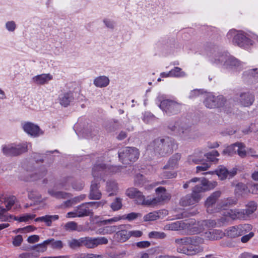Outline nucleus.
<instances>
[{"label": "nucleus", "mask_w": 258, "mask_h": 258, "mask_svg": "<svg viewBox=\"0 0 258 258\" xmlns=\"http://www.w3.org/2000/svg\"><path fill=\"white\" fill-rule=\"evenodd\" d=\"M204 243V239L199 236L184 237L175 240L177 251L188 255H194L203 252L204 247L201 244Z\"/></svg>", "instance_id": "1"}, {"label": "nucleus", "mask_w": 258, "mask_h": 258, "mask_svg": "<svg viewBox=\"0 0 258 258\" xmlns=\"http://www.w3.org/2000/svg\"><path fill=\"white\" fill-rule=\"evenodd\" d=\"M216 185V181H210L203 178L201 184H198L193 187L191 195H187L180 200V205L187 206L196 204L203 197V192L213 189Z\"/></svg>", "instance_id": "2"}, {"label": "nucleus", "mask_w": 258, "mask_h": 258, "mask_svg": "<svg viewBox=\"0 0 258 258\" xmlns=\"http://www.w3.org/2000/svg\"><path fill=\"white\" fill-rule=\"evenodd\" d=\"M173 146V141L169 138L158 139L148 146L147 150L163 156L172 153Z\"/></svg>", "instance_id": "3"}, {"label": "nucleus", "mask_w": 258, "mask_h": 258, "mask_svg": "<svg viewBox=\"0 0 258 258\" xmlns=\"http://www.w3.org/2000/svg\"><path fill=\"white\" fill-rule=\"evenodd\" d=\"M227 37L229 39H232L234 44L240 47L247 48L252 45V41L249 35L242 31L231 30L228 32Z\"/></svg>", "instance_id": "4"}, {"label": "nucleus", "mask_w": 258, "mask_h": 258, "mask_svg": "<svg viewBox=\"0 0 258 258\" xmlns=\"http://www.w3.org/2000/svg\"><path fill=\"white\" fill-rule=\"evenodd\" d=\"M139 156V151L135 147H125L118 152L119 160L125 164H130L136 161Z\"/></svg>", "instance_id": "5"}, {"label": "nucleus", "mask_w": 258, "mask_h": 258, "mask_svg": "<svg viewBox=\"0 0 258 258\" xmlns=\"http://www.w3.org/2000/svg\"><path fill=\"white\" fill-rule=\"evenodd\" d=\"M157 99L158 101L160 102L159 107L168 115L176 114L181 110V104L174 100H161V97H158Z\"/></svg>", "instance_id": "6"}, {"label": "nucleus", "mask_w": 258, "mask_h": 258, "mask_svg": "<svg viewBox=\"0 0 258 258\" xmlns=\"http://www.w3.org/2000/svg\"><path fill=\"white\" fill-rule=\"evenodd\" d=\"M118 168L116 166H106L103 163H96L93 168L92 174L94 177L104 178L105 175L116 172Z\"/></svg>", "instance_id": "7"}, {"label": "nucleus", "mask_w": 258, "mask_h": 258, "mask_svg": "<svg viewBox=\"0 0 258 258\" xmlns=\"http://www.w3.org/2000/svg\"><path fill=\"white\" fill-rule=\"evenodd\" d=\"M252 229L249 224L239 225L231 226L226 230V234L230 238H236L249 232Z\"/></svg>", "instance_id": "8"}, {"label": "nucleus", "mask_w": 258, "mask_h": 258, "mask_svg": "<svg viewBox=\"0 0 258 258\" xmlns=\"http://www.w3.org/2000/svg\"><path fill=\"white\" fill-rule=\"evenodd\" d=\"M29 143H23L20 145H5L3 148V151L7 156H16L26 152Z\"/></svg>", "instance_id": "9"}, {"label": "nucleus", "mask_w": 258, "mask_h": 258, "mask_svg": "<svg viewBox=\"0 0 258 258\" xmlns=\"http://www.w3.org/2000/svg\"><path fill=\"white\" fill-rule=\"evenodd\" d=\"M220 191L213 192L206 200L205 203L206 211L208 213L212 214L219 212V203L216 204L218 199L220 197Z\"/></svg>", "instance_id": "10"}, {"label": "nucleus", "mask_w": 258, "mask_h": 258, "mask_svg": "<svg viewBox=\"0 0 258 258\" xmlns=\"http://www.w3.org/2000/svg\"><path fill=\"white\" fill-rule=\"evenodd\" d=\"M108 243V240L104 237H82L83 246L87 248H94L99 245L105 244Z\"/></svg>", "instance_id": "11"}, {"label": "nucleus", "mask_w": 258, "mask_h": 258, "mask_svg": "<svg viewBox=\"0 0 258 258\" xmlns=\"http://www.w3.org/2000/svg\"><path fill=\"white\" fill-rule=\"evenodd\" d=\"M156 192L157 196L153 199H149L147 202V206H155L162 202L168 200L170 198L169 194L166 192V189L163 187H159L156 188Z\"/></svg>", "instance_id": "12"}, {"label": "nucleus", "mask_w": 258, "mask_h": 258, "mask_svg": "<svg viewBox=\"0 0 258 258\" xmlns=\"http://www.w3.org/2000/svg\"><path fill=\"white\" fill-rule=\"evenodd\" d=\"M225 99L223 96L215 97L212 94L209 93L206 95L204 101L205 106L209 108L219 107L224 104Z\"/></svg>", "instance_id": "13"}, {"label": "nucleus", "mask_w": 258, "mask_h": 258, "mask_svg": "<svg viewBox=\"0 0 258 258\" xmlns=\"http://www.w3.org/2000/svg\"><path fill=\"white\" fill-rule=\"evenodd\" d=\"M208 173H216L221 180H224L226 178L230 179L234 176L237 173V169L233 168L230 170H228L224 166H220L214 171L204 173L203 174Z\"/></svg>", "instance_id": "14"}, {"label": "nucleus", "mask_w": 258, "mask_h": 258, "mask_svg": "<svg viewBox=\"0 0 258 258\" xmlns=\"http://www.w3.org/2000/svg\"><path fill=\"white\" fill-rule=\"evenodd\" d=\"M201 221L197 222L192 219L185 222V230L187 234L194 235L203 232L204 230L203 226H201Z\"/></svg>", "instance_id": "15"}, {"label": "nucleus", "mask_w": 258, "mask_h": 258, "mask_svg": "<svg viewBox=\"0 0 258 258\" xmlns=\"http://www.w3.org/2000/svg\"><path fill=\"white\" fill-rule=\"evenodd\" d=\"M126 195L131 199H135L139 204L147 205V202L149 199H145V196L138 189L134 187H131L126 190Z\"/></svg>", "instance_id": "16"}, {"label": "nucleus", "mask_w": 258, "mask_h": 258, "mask_svg": "<svg viewBox=\"0 0 258 258\" xmlns=\"http://www.w3.org/2000/svg\"><path fill=\"white\" fill-rule=\"evenodd\" d=\"M254 101V95L249 91H244L239 94L237 101L242 106L248 107L252 104Z\"/></svg>", "instance_id": "17"}, {"label": "nucleus", "mask_w": 258, "mask_h": 258, "mask_svg": "<svg viewBox=\"0 0 258 258\" xmlns=\"http://www.w3.org/2000/svg\"><path fill=\"white\" fill-rule=\"evenodd\" d=\"M24 131L30 136L36 137L43 134L39 127L32 122H26L22 124Z\"/></svg>", "instance_id": "18"}, {"label": "nucleus", "mask_w": 258, "mask_h": 258, "mask_svg": "<svg viewBox=\"0 0 258 258\" xmlns=\"http://www.w3.org/2000/svg\"><path fill=\"white\" fill-rule=\"evenodd\" d=\"M138 215V213H131L128 214L126 216L123 215L114 217L109 219L101 221L100 224L102 225L111 224L122 219H127L130 221L136 219Z\"/></svg>", "instance_id": "19"}, {"label": "nucleus", "mask_w": 258, "mask_h": 258, "mask_svg": "<svg viewBox=\"0 0 258 258\" xmlns=\"http://www.w3.org/2000/svg\"><path fill=\"white\" fill-rule=\"evenodd\" d=\"M16 198L14 196L6 197L3 195L0 196V209L3 211L5 214L14 204Z\"/></svg>", "instance_id": "20"}, {"label": "nucleus", "mask_w": 258, "mask_h": 258, "mask_svg": "<svg viewBox=\"0 0 258 258\" xmlns=\"http://www.w3.org/2000/svg\"><path fill=\"white\" fill-rule=\"evenodd\" d=\"M78 217H84L91 215L93 213L92 208L90 202L85 203L76 207Z\"/></svg>", "instance_id": "21"}, {"label": "nucleus", "mask_w": 258, "mask_h": 258, "mask_svg": "<svg viewBox=\"0 0 258 258\" xmlns=\"http://www.w3.org/2000/svg\"><path fill=\"white\" fill-rule=\"evenodd\" d=\"M229 55L225 53L217 52L215 53L211 61L217 65L222 66L223 68L224 66V62L226 61H234L232 58H228Z\"/></svg>", "instance_id": "22"}, {"label": "nucleus", "mask_w": 258, "mask_h": 258, "mask_svg": "<svg viewBox=\"0 0 258 258\" xmlns=\"http://www.w3.org/2000/svg\"><path fill=\"white\" fill-rule=\"evenodd\" d=\"M53 79V76L49 74H42L36 75L32 78L33 83L38 85H43L48 84Z\"/></svg>", "instance_id": "23"}, {"label": "nucleus", "mask_w": 258, "mask_h": 258, "mask_svg": "<svg viewBox=\"0 0 258 258\" xmlns=\"http://www.w3.org/2000/svg\"><path fill=\"white\" fill-rule=\"evenodd\" d=\"M234 209H227L221 211L222 216L218 220V224L221 226L227 223L230 220H234Z\"/></svg>", "instance_id": "24"}, {"label": "nucleus", "mask_w": 258, "mask_h": 258, "mask_svg": "<svg viewBox=\"0 0 258 258\" xmlns=\"http://www.w3.org/2000/svg\"><path fill=\"white\" fill-rule=\"evenodd\" d=\"M74 93L68 91L61 94L59 96V103L61 106L67 107L74 100Z\"/></svg>", "instance_id": "25"}, {"label": "nucleus", "mask_w": 258, "mask_h": 258, "mask_svg": "<svg viewBox=\"0 0 258 258\" xmlns=\"http://www.w3.org/2000/svg\"><path fill=\"white\" fill-rule=\"evenodd\" d=\"M204 240H215L222 237L223 233L222 231L218 229H211L203 234Z\"/></svg>", "instance_id": "26"}, {"label": "nucleus", "mask_w": 258, "mask_h": 258, "mask_svg": "<svg viewBox=\"0 0 258 258\" xmlns=\"http://www.w3.org/2000/svg\"><path fill=\"white\" fill-rule=\"evenodd\" d=\"M171 130L174 131H177L179 135L183 139L187 138L190 134V128L185 124L179 126L178 124L171 127Z\"/></svg>", "instance_id": "27"}, {"label": "nucleus", "mask_w": 258, "mask_h": 258, "mask_svg": "<svg viewBox=\"0 0 258 258\" xmlns=\"http://www.w3.org/2000/svg\"><path fill=\"white\" fill-rule=\"evenodd\" d=\"M125 227V225L124 227H121V228L117 230L118 231L114 234V238L118 242H125L130 238L129 231L124 229Z\"/></svg>", "instance_id": "28"}, {"label": "nucleus", "mask_w": 258, "mask_h": 258, "mask_svg": "<svg viewBox=\"0 0 258 258\" xmlns=\"http://www.w3.org/2000/svg\"><path fill=\"white\" fill-rule=\"evenodd\" d=\"M232 58L234 61H229V62H228L229 61H226L224 62V66L223 68L230 70H240L241 68V64L240 62L232 56L229 55L228 58Z\"/></svg>", "instance_id": "29"}, {"label": "nucleus", "mask_w": 258, "mask_h": 258, "mask_svg": "<svg viewBox=\"0 0 258 258\" xmlns=\"http://www.w3.org/2000/svg\"><path fill=\"white\" fill-rule=\"evenodd\" d=\"M110 82L108 77L100 76L96 77L93 81V84L98 88H104L107 87Z\"/></svg>", "instance_id": "30"}, {"label": "nucleus", "mask_w": 258, "mask_h": 258, "mask_svg": "<svg viewBox=\"0 0 258 258\" xmlns=\"http://www.w3.org/2000/svg\"><path fill=\"white\" fill-rule=\"evenodd\" d=\"M118 190V185L115 181L109 180L106 182V191L108 193V196L116 195Z\"/></svg>", "instance_id": "31"}, {"label": "nucleus", "mask_w": 258, "mask_h": 258, "mask_svg": "<svg viewBox=\"0 0 258 258\" xmlns=\"http://www.w3.org/2000/svg\"><path fill=\"white\" fill-rule=\"evenodd\" d=\"M124 225H120L119 226H107L103 228H100L98 230V233L99 234L105 235L110 234L115 232L119 228H121V227H124Z\"/></svg>", "instance_id": "32"}, {"label": "nucleus", "mask_w": 258, "mask_h": 258, "mask_svg": "<svg viewBox=\"0 0 258 258\" xmlns=\"http://www.w3.org/2000/svg\"><path fill=\"white\" fill-rule=\"evenodd\" d=\"M101 197V193L99 190V186L97 183L92 182L90 187V192L89 195L90 199L99 200Z\"/></svg>", "instance_id": "33"}, {"label": "nucleus", "mask_w": 258, "mask_h": 258, "mask_svg": "<svg viewBox=\"0 0 258 258\" xmlns=\"http://www.w3.org/2000/svg\"><path fill=\"white\" fill-rule=\"evenodd\" d=\"M185 222L182 221L172 222L165 226V229L169 230H185Z\"/></svg>", "instance_id": "34"}, {"label": "nucleus", "mask_w": 258, "mask_h": 258, "mask_svg": "<svg viewBox=\"0 0 258 258\" xmlns=\"http://www.w3.org/2000/svg\"><path fill=\"white\" fill-rule=\"evenodd\" d=\"M242 77L245 80L258 81V69H250L244 72Z\"/></svg>", "instance_id": "35"}, {"label": "nucleus", "mask_w": 258, "mask_h": 258, "mask_svg": "<svg viewBox=\"0 0 258 258\" xmlns=\"http://www.w3.org/2000/svg\"><path fill=\"white\" fill-rule=\"evenodd\" d=\"M180 159V155L176 154L172 156L169 159L168 163L164 167V169H174L177 167L178 165V161Z\"/></svg>", "instance_id": "36"}, {"label": "nucleus", "mask_w": 258, "mask_h": 258, "mask_svg": "<svg viewBox=\"0 0 258 258\" xmlns=\"http://www.w3.org/2000/svg\"><path fill=\"white\" fill-rule=\"evenodd\" d=\"M59 216L58 215H45L44 216L40 217L35 219L36 222L44 221L46 225L50 226L52 222L58 220Z\"/></svg>", "instance_id": "37"}, {"label": "nucleus", "mask_w": 258, "mask_h": 258, "mask_svg": "<svg viewBox=\"0 0 258 258\" xmlns=\"http://www.w3.org/2000/svg\"><path fill=\"white\" fill-rule=\"evenodd\" d=\"M64 229L68 231H77L79 232L83 230L82 226H78L77 223L74 221H71L67 223L64 226Z\"/></svg>", "instance_id": "38"}, {"label": "nucleus", "mask_w": 258, "mask_h": 258, "mask_svg": "<svg viewBox=\"0 0 258 258\" xmlns=\"http://www.w3.org/2000/svg\"><path fill=\"white\" fill-rule=\"evenodd\" d=\"M47 242L52 249H61L63 247V243L61 240H55L53 238H50L46 240V243Z\"/></svg>", "instance_id": "39"}, {"label": "nucleus", "mask_w": 258, "mask_h": 258, "mask_svg": "<svg viewBox=\"0 0 258 258\" xmlns=\"http://www.w3.org/2000/svg\"><path fill=\"white\" fill-rule=\"evenodd\" d=\"M48 193L50 196L56 199H67L70 197L69 193L56 191L53 189L49 190Z\"/></svg>", "instance_id": "40"}, {"label": "nucleus", "mask_w": 258, "mask_h": 258, "mask_svg": "<svg viewBox=\"0 0 258 258\" xmlns=\"http://www.w3.org/2000/svg\"><path fill=\"white\" fill-rule=\"evenodd\" d=\"M171 77L183 78L187 76L186 73L183 71L180 68L174 67L170 71Z\"/></svg>", "instance_id": "41"}, {"label": "nucleus", "mask_w": 258, "mask_h": 258, "mask_svg": "<svg viewBox=\"0 0 258 258\" xmlns=\"http://www.w3.org/2000/svg\"><path fill=\"white\" fill-rule=\"evenodd\" d=\"M69 246L72 249H75L83 246L82 237L79 239L72 238L68 241Z\"/></svg>", "instance_id": "42"}, {"label": "nucleus", "mask_w": 258, "mask_h": 258, "mask_svg": "<svg viewBox=\"0 0 258 258\" xmlns=\"http://www.w3.org/2000/svg\"><path fill=\"white\" fill-rule=\"evenodd\" d=\"M256 204L253 201H250L248 202L246 205V209L244 210H245L246 214L249 217V215H251L256 211Z\"/></svg>", "instance_id": "43"}, {"label": "nucleus", "mask_w": 258, "mask_h": 258, "mask_svg": "<svg viewBox=\"0 0 258 258\" xmlns=\"http://www.w3.org/2000/svg\"><path fill=\"white\" fill-rule=\"evenodd\" d=\"M237 146L236 153L241 158L245 157L247 155V150H245V146L241 143H236Z\"/></svg>", "instance_id": "44"}, {"label": "nucleus", "mask_w": 258, "mask_h": 258, "mask_svg": "<svg viewBox=\"0 0 258 258\" xmlns=\"http://www.w3.org/2000/svg\"><path fill=\"white\" fill-rule=\"evenodd\" d=\"M74 258H103V256L94 253H78L74 255Z\"/></svg>", "instance_id": "45"}, {"label": "nucleus", "mask_w": 258, "mask_h": 258, "mask_svg": "<svg viewBox=\"0 0 258 258\" xmlns=\"http://www.w3.org/2000/svg\"><path fill=\"white\" fill-rule=\"evenodd\" d=\"M219 156V153L216 150H213L205 155L207 159L212 162L217 163L219 159L216 157Z\"/></svg>", "instance_id": "46"}, {"label": "nucleus", "mask_w": 258, "mask_h": 258, "mask_svg": "<svg viewBox=\"0 0 258 258\" xmlns=\"http://www.w3.org/2000/svg\"><path fill=\"white\" fill-rule=\"evenodd\" d=\"M85 195H81L79 196L76 197L72 199L71 200L67 201L66 202H65V205L67 206H71L73 204H75L83 201L84 200H85Z\"/></svg>", "instance_id": "47"}, {"label": "nucleus", "mask_w": 258, "mask_h": 258, "mask_svg": "<svg viewBox=\"0 0 258 258\" xmlns=\"http://www.w3.org/2000/svg\"><path fill=\"white\" fill-rule=\"evenodd\" d=\"M234 220L236 219H245L248 217L247 214H246L245 210H239L234 209Z\"/></svg>", "instance_id": "48"}, {"label": "nucleus", "mask_w": 258, "mask_h": 258, "mask_svg": "<svg viewBox=\"0 0 258 258\" xmlns=\"http://www.w3.org/2000/svg\"><path fill=\"white\" fill-rule=\"evenodd\" d=\"M122 206V199L120 198H115L110 205V207L113 211L120 210Z\"/></svg>", "instance_id": "49"}, {"label": "nucleus", "mask_w": 258, "mask_h": 258, "mask_svg": "<svg viewBox=\"0 0 258 258\" xmlns=\"http://www.w3.org/2000/svg\"><path fill=\"white\" fill-rule=\"evenodd\" d=\"M159 213L158 212L155 211L145 215L144 217V220L145 221H154L159 219Z\"/></svg>", "instance_id": "50"}, {"label": "nucleus", "mask_w": 258, "mask_h": 258, "mask_svg": "<svg viewBox=\"0 0 258 258\" xmlns=\"http://www.w3.org/2000/svg\"><path fill=\"white\" fill-rule=\"evenodd\" d=\"M237 146L235 144L231 145L223 150L222 154L223 155H227L228 156H232L233 154L236 153Z\"/></svg>", "instance_id": "51"}, {"label": "nucleus", "mask_w": 258, "mask_h": 258, "mask_svg": "<svg viewBox=\"0 0 258 258\" xmlns=\"http://www.w3.org/2000/svg\"><path fill=\"white\" fill-rule=\"evenodd\" d=\"M36 217V215L31 214H25L20 217L15 218L16 220L19 222H27L30 220L33 219Z\"/></svg>", "instance_id": "52"}, {"label": "nucleus", "mask_w": 258, "mask_h": 258, "mask_svg": "<svg viewBox=\"0 0 258 258\" xmlns=\"http://www.w3.org/2000/svg\"><path fill=\"white\" fill-rule=\"evenodd\" d=\"M166 234L163 232L152 231L148 234L150 238L163 239L166 237Z\"/></svg>", "instance_id": "53"}, {"label": "nucleus", "mask_w": 258, "mask_h": 258, "mask_svg": "<svg viewBox=\"0 0 258 258\" xmlns=\"http://www.w3.org/2000/svg\"><path fill=\"white\" fill-rule=\"evenodd\" d=\"M218 224V222H217L214 220H203L201 221V226H203L204 229L205 228H210L215 227Z\"/></svg>", "instance_id": "54"}, {"label": "nucleus", "mask_w": 258, "mask_h": 258, "mask_svg": "<svg viewBox=\"0 0 258 258\" xmlns=\"http://www.w3.org/2000/svg\"><path fill=\"white\" fill-rule=\"evenodd\" d=\"M46 240L44 241L42 243L37 244L35 246L34 248L38 252H43L47 249V246L48 245V243H46Z\"/></svg>", "instance_id": "55"}, {"label": "nucleus", "mask_w": 258, "mask_h": 258, "mask_svg": "<svg viewBox=\"0 0 258 258\" xmlns=\"http://www.w3.org/2000/svg\"><path fill=\"white\" fill-rule=\"evenodd\" d=\"M203 160L202 158L198 157L196 155L190 156L188 158V161L190 164H198L201 163Z\"/></svg>", "instance_id": "56"}, {"label": "nucleus", "mask_w": 258, "mask_h": 258, "mask_svg": "<svg viewBox=\"0 0 258 258\" xmlns=\"http://www.w3.org/2000/svg\"><path fill=\"white\" fill-rule=\"evenodd\" d=\"M5 27L9 32H14L17 27L16 23L14 21H9L6 23Z\"/></svg>", "instance_id": "57"}, {"label": "nucleus", "mask_w": 258, "mask_h": 258, "mask_svg": "<svg viewBox=\"0 0 258 258\" xmlns=\"http://www.w3.org/2000/svg\"><path fill=\"white\" fill-rule=\"evenodd\" d=\"M246 188L245 185L242 183H239L237 185L236 191L239 195H243L245 194V190Z\"/></svg>", "instance_id": "58"}, {"label": "nucleus", "mask_w": 258, "mask_h": 258, "mask_svg": "<svg viewBox=\"0 0 258 258\" xmlns=\"http://www.w3.org/2000/svg\"><path fill=\"white\" fill-rule=\"evenodd\" d=\"M230 207L225 199L219 203V212L226 210L227 207Z\"/></svg>", "instance_id": "59"}, {"label": "nucleus", "mask_w": 258, "mask_h": 258, "mask_svg": "<svg viewBox=\"0 0 258 258\" xmlns=\"http://www.w3.org/2000/svg\"><path fill=\"white\" fill-rule=\"evenodd\" d=\"M22 241V236L21 235H18L15 236L14 238L13 244L16 246H18L21 245Z\"/></svg>", "instance_id": "60"}, {"label": "nucleus", "mask_w": 258, "mask_h": 258, "mask_svg": "<svg viewBox=\"0 0 258 258\" xmlns=\"http://www.w3.org/2000/svg\"><path fill=\"white\" fill-rule=\"evenodd\" d=\"M151 243L148 241H140L136 243V245L140 248H145L149 247Z\"/></svg>", "instance_id": "61"}, {"label": "nucleus", "mask_w": 258, "mask_h": 258, "mask_svg": "<svg viewBox=\"0 0 258 258\" xmlns=\"http://www.w3.org/2000/svg\"><path fill=\"white\" fill-rule=\"evenodd\" d=\"M92 210L94 208H97L99 207H103L106 203V201H101L98 202H90Z\"/></svg>", "instance_id": "62"}, {"label": "nucleus", "mask_w": 258, "mask_h": 258, "mask_svg": "<svg viewBox=\"0 0 258 258\" xmlns=\"http://www.w3.org/2000/svg\"><path fill=\"white\" fill-rule=\"evenodd\" d=\"M72 186L74 189L77 190H81L83 188L84 183L81 181H77L73 183Z\"/></svg>", "instance_id": "63"}, {"label": "nucleus", "mask_w": 258, "mask_h": 258, "mask_svg": "<svg viewBox=\"0 0 258 258\" xmlns=\"http://www.w3.org/2000/svg\"><path fill=\"white\" fill-rule=\"evenodd\" d=\"M249 191L253 194H258V184H251L249 187Z\"/></svg>", "instance_id": "64"}]
</instances>
